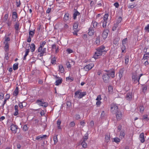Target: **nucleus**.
Listing matches in <instances>:
<instances>
[{"instance_id": "603ef678", "label": "nucleus", "mask_w": 149, "mask_h": 149, "mask_svg": "<svg viewBox=\"0 0 149 149\" xmlns=\"http://www.w3.org/2000/svg\"><path fill=\"white\" fill-rule=\"evenodd\" d=\"M120 136H121V137L124 138L125 136V133L123 131H121L120 134Z\"/></svg>"}, {"instance_id": "338daca9", "label": "nucleus", "mask_w": 149, "mask_h": 149, "mask_svg": "<svg viewBox=\"0 0 149 149\" xmlns=\"http://www.w3.org/2000/svg\"><path fill=\"white\" fill-rule=\"evenodd\" d=\"M75 119L76 120H77L80 119V116L79 114L76 115V116H75Z\"/></svg>"}, {"instance_id": "a878e982", "label": "nucleus", "mask_w": 149, "mask_h": 149, "mask_svg": "<svg viewBox=\"0 0 149 149\" xmlns=\"http://www.w3.org/2000/svg\"><path fill=\"white\" fill-rule=\"evenodd\" d=\"M126 99L128 100H130L131 99L132 95L130 93H127L125 96Z\"/></svg>"}, {"instance_id": "e2e57ef3", "label": "nucleus", "mask_w": 149, "mask_h": 149, "mask_svg": "<svg viewBox=\"0 0 149 149\" xmlns=\"http://www.w3.org/2000/svg\"><path fill=\"white\" fill-rule=\"evenodd\" d=\"M101 104V102L100 101H97L96 103V104L97 107H99Z\"/></svg>"}, {"instance_id": "c9c22d12", "label": "nucleus", "mask_w": 149, "mask_h": 149, "mask_svg": "<svg viewBox=\"0 0 149 149\" xmlns=\"http://www.w3.org/2000/svg\"><path fill=\"white\" fill-rule=\"evenodd\" d=\"M129 56H126L125 57V63L126 65L129 62Z\"/></svg>"}, {"instance_id": "4c0bfd02", "label": "nucleus", "mask_w": 149, "mask_h": 149, "mask_svg": "<svg viewBox=\"0 0 149 149\" xmlns=\"http://www.w3.org/2000/svg\"><path fill=\"white\" fill-rule=\"evenodd\" d=\"M5 45L4 47V49L6 52H7L8 51L9 46L8 43H5Z\"/></svg>"}, {"instance_id": "6e6552de", "label": "nucleus", "mask_w": 149, "mask_h": 149, "mask_svg": "<svg viewBox=\"0 0 149 149\" xmlns=\"http://www.w3.org/2000/svg\"><path fill=\"white\" fill-rule=\"evenodd\" d=\"M55 78L56 79H58L56 80L55 83V85L56 86H58L62 83V79L61 78L58 77L56 76H55Z\"/></svg>"}, {"instance_id": "864d4df0", "label": "nucleus", "mask_w": 149, "mask_h": 149, "mask_svg": "<svg viewBox=\"0 0 149 149\" xmlns=\"http://www.w3.org/2000/svg\"><path fill=\"white\" fill-rule=\"evenodd\" d=\"M127 40V38H126L124 39H123L122 41V45H124L126 44V43Z\"/></svg>"}, {"instance_id": "c85d7f7f", "label": "nucleus", "mask_w": 149, "mask_h": 149, "mask_svg": "<svg viewBox=\"0 0 149 149\" xmlns=\"http://www.w3.org/2000/svg\"><path fill=\"white\" fill-rule=\"evenodd\" d=\"M35 30L33 31H29V36L33 37L35 33Z\"/></svg>"}, {"instance_id": "7ed1b4c3", "label": "nucleus", "mask_w": 149, "mask_h": 149, "mask_svg": "<svg viewBox=\"0 0 149 149\" xmlns=\"http://www.w3.org/2000/svg\"><path fill=\"white\" fill-rule=\"evenodd\" d=\"M110 111L112 113L115 114L118 111V106L115 104H111L110 105Z\"/></svg>"}, {"instance_id": "423d86ee", "label": "nucleus", "mask_w": 149, "mask_h": 149, "mask_svg": "<svg viewBox=\"0 0 149 149\" xmlns=\"http://www.w3.org/2000/svg\"><path fill=\"white\" fill-rule=\"evenodd\" d=\"M102 78L104 82L105 83H107L109 81L110 77L107 73L103 74L102 76Z\"/></svg>"}, {"instance_id": "6ab92c4d", "label": "nucleus", "mask_w": 149, "mask_h": 149, "mask_svg": "<svg viewBox=\"0 0 149 149\" xmlns=\"http://www.w3.org/2000/svg\"><path fill=\"white\" fill-rule=\"evenodd\" d=\"M47 135H40L36 137V139L37 140H41L42 139H45L47 137Z\"/></svg>"}, {"instance_id": "20e7f679", "label": "nucleus", "mask_w": 149, "mask_h": 149, "mask_svg": "<svg viewBox=\"0 0 149 149\" xmlns=\"http://www.w3.org/2000/svg\"><path fill=\"white\" fill-rule=\"evenodd\" d=\"M132 79L133 83L136 84L138 83V84H139L140 78H138V75L136 72H134L132 73Z\"/></svg>"}, {"instance_id": "b1692460", "label": "nucleus", "mask_w": 149, "mask_h": 149, "mask_svg": "<svg viewBox=\"0 0 149 149\" xmlns=\"http://www.w3.org/2000/svg\"><path fill=\"white\" fill-rule=\"evenodd\" d=\"M58 67L60 72L61 73H63L64 71V69L63 66L62 65H59Z\"/></svg>"}, {"instance_id": "5fc2aeb1", "label": "nucleus", "mask_w": 149, "mask_h": 149, "mask_svg": "<svg viewBox=\"0 0 149 149\" xmlns=\"http://www.w3.org/2000/svg\"><path fill=\"white\" fill-rule=\"evenodd\" d=\"M20 4V0H17L16 1V5L17 7H18L19 6Z\"/></svg>"}, {"instance_id": "9d476101", "label": "nucleus", "mask_w": 149, "mask_h": 149, "mask_svg": "<svg viewBox=\"0 0 149 149\" xmlns=\"http://www.w3.org/2000/svg\"><path fill=\"white\" fill-rule=\"evenodd\" d=\"M93 66L94 65L93 63H91V64H89L86 66L84 67V68L85 71H87L91 69Z\"/></svg>"}, {"instance_id": "37998d69", "label": "nucleus", "mask_w": 149, "mask_h": 149, "mask_svg": "<svg viewBox=\"0 0 149 149\" xmlns=\"http://www.w3.org/2000/svg\"><path fill=\"white\" fill-rule=\"evenodd\" d=\"M139 109L141 113H143L144 110V108L143 106L141 105L139 107Z\"/></svg>"}, {"instance_id": "052dcab7", "label": "nucleus", "mask_w": 149, "mask_h": 149, "mask_svg": "<svg viewBox=\"0 0 149 149\" xmlns=\"http://www.w3.org/2000/svg\"><path fill=\"white\" fill-rule=\"evenodd\" d=\"M56 62V61L54 58H53L52 59L51 61V63L52 64H54Z\"/></svg>"}, {"instance_id": "a18cd8bd", "label": "nucleus", "mask_w": 149, "mask_h": 149, "mask_svg": "<svg viewBox=\"0 0 149 149\" xmlns=\"http://www.w3.org/2000/svg\"><path fill=\"white\" fill-rule=\"evenodd\" d=\"M24 103V102H20L19 104V107L21 108H22L24 107H25V105H24L23 104Z\"/></svg>"}, {"instance_id": "ddd939ff", "label": "nucleus", "mask_w": 149, "mask_h": 149, "mask_svg": "<svg viewBox=\"0 0 149 149\" xmlns=\"http://www.w3.org/2000/svg\"><path fill=\"white\" fill-rule=\"evenodd\" d=\"M108 32L109 31L107 29H105L104 30L102 34V36L103 39H104L107 38Z\"/></svg>"}, {"instance_id": "a19ab883", "label": "nucleus", "mask_w": 149, "mask_h": 149, "mask_svg": "<svg viewBox=\"0 0 149 149\" xmlns=\"http://www.w3.org/2000/svg\"><path fill=\"white\" fill-rule=\"evenodd\" d=\"M61 121L60 120H58L57 121V125L58 128V129H61V127H60V124H61Z\"/></svg>"}, {"instance_id": "de8ad7c7", "label": "nucleus", "mask_w": 149, "mask_h": 149, "mask_svg": "<svg viewBox=\"0 0 149 149\" xmlns=\"http://www.w3.org/2000/svg\"><path fill=\"white\" fill-rule=\"evenodd\" d=\"M122 17H119L116 23L117 24H118L122 21Z\"/></svg>"}, {"instance_id": "dca6fc26", "label": "nucleus", "mask_w": 149, "mask_h": 149, "mask_svg": "<svg viewBox=\"0 0 149 149\" xmlns=\"http://www.w3.org/2000/svg\"><path fill=\"white\" fill-rule=\"evenodd\" d=\"M88 31L89 32H88V34L90 36L93 35L94 33V31L93 27H90Z\"/></svg>"}, {"instance_id": "c03bdc74", "label": "nucleus", "mask_w": 149, "mask_h": 149, "mask_svg": "<svg viewBox=\"0 0 149 149\" xmlns=\"http://www.w3.org/2000/svg\"><path fill=\"white\" fill-rule=\"evenodd\" d=\"M144 29L147 32H149V24H148L145 26Z\"/></svg>"}, {"instance_id": "c756f323", "label": "nucleus", "mask_w": 149, "mask_h": 149, "mask_svg": "<svg viewBox=\"0 0 149 149\" xmlns=\"http://www.w3.org/2000/svg\"><path fill=\"white\" fill-rule=\"evenodd\" d=\"M67 109L68 110H70L71 106V103L70 101H67L66 103Z\"/></svg>"}, {"instance_id": "a211bd4d", "label": "nucleus", "mask_w": 149, "mask_h": 149, "mask_svg": "<svg viewBox=\"0 0 149 149\" xmlns=\"http://www.w3.org/2000/svg\"><path fill=\"white\" fill-rule=\"evenodd\" d=\"M26 46H28L29 47H30L31 52H33L34 51L35 49V45L34 43H32L31 46L29 44L27 45Z\"/></svg>"}, {"instance_id": "aec40b11", "label": "nucleus", "mask_w": 149, "mask_h": 149, "mask_svg": "<svg viewBox=\"0 0 149 149\" xmlns=\"http://www.w3.org/2000/svg\"><path fill=\"white\" fill-rule=\"evenodd\" d=\"M74 13L73 14V19H76V17L77 15H79L80 14V13L79 12L76 10V9L74 10Z\"/></svg>"}, {"instance_id": "f704fd0d", "label": "nucleus", "mask_w": 149, "mask_h": 149, "mask_svg": "<svg viewBox=\"0 0 149 149\" xmlns=\"http://www.w3.org/2000/svg\"><path fill=\"white\" fill-rule=\"evenodd\" d=\"M19 24L18 22H16V23L14 25L15 29L16 30L18 31L19 29Z\"/></svg>"}, {"instance_id": "8fccbe9b", "label": "nucleus", "mask_w": 149, "mask_h": 149, "mask_svg": "<svg viewBox=\"0 0 149 149\" xmlns=\"http://www.w3.org/2000/svg\"><path fill=\"white\" fill-rule=\"evenodd\" d=\"M147 89V86L146 85H145L143 86V91L144 93H145Z\"/></svg>"}, {"instance_id": "774afa93", "label": "nucleus", "mask_w": 149, "mask_h": 149, "mask_svg": "<svg viewBox=\"0 0 149 149\" xmlns=\"http://www.w3.org/2000/svg\"><path fill=\"white\" fill-rule=\"evenodd\" d=\"M48 106V103L46 102H44V104H43L42 107H47Z\"/></svg>"}, {"instance_id": "0eeeda50", "label": "nucleus", "mask_w": 149, "mask_h": 149, "mask_svg": "<svg viewBox=\"0 0 149 149\" xmlns=\"http://www.w3.org/2000/svg\"><path fill=\"white\" fill-rule=\"evenodd\" d=\"M105 71L107 73L108 75H110L112 78H114L115 77V72L113 70H106Z\"/></svg>"}, {"instance_id": "ea45409f", "label": "nucleus", "mask_w": 149, "mask_h": 149, "mask_svg": "<svg viewBox=\"0 0 149 149\" xmlns=\"http://www.w3.org/2000/svg\"><path fill=\"white\" fill-rule=\"evenodd\" d=\"M92 24L94 28H96L97 27V23L95 21H93L92 22Z\"/></svg>"}, {"instance_id": "f257e3e1", "label": "nucleus", "mask_w": 149, "mask_h": 149, "mask_svg": "<svg viewBox=\"0 0 149 149\" xmlns=\"http://www.w3.org/2000/svg\"><path fill=\"white\" fill-rule=\"evenodd\" d=\"M105 47L104 46H101L98 48L97 49V51L95 52V54L93 55L94 58L96 59H97L99 56L105 54L106 52V51L104 50Z\"/></svg>"}, {"instance_id": "5701e85b", "label": "nucleus", "mask_w": 149, "mask_h": 149, "mask_svg": "<svg viewBox=\"0 0 149 149\" xmlns=\"http://www.w3.org/2000/svg\"><path fill=\"white\" fill-rule=\"evenodd\" d=\"M64 20L65 21H66L69 19V14L68 13H66L64 17Z\"/></svg>"}, {"instance_id": "473e14b6", "label": "nucleus", "mask_w": 149, "mask_h": 149, "mask_svg": "<svg viewBox=\"0 0 149 149\" xmlns=\"http://www.w3.org/2000/svg\"><path fill=\"white\" fill-rule=\"evenodd\" d=\"M81 145L84 148H86L87 146V144L85 141H83L81 143Z\"/></svg>"}, {"instance_id": "2f4dec72", "label": "nucleus", "mask_w": 149, "mask_h": 149, "mask_svg": "<svg viewBox=\"0 0 149 149\" xmlns=\"http://www.w3.org/2000/svg\"><path fill=\"white\" fill-rule=\"evenodd\" d=\"M110 135H106L105 137V141L108 142L110 139Z\"/></svg>"}, {"instance_id": "412c9836", "label": "nucleus", "mask_w": 149, "mask_h": 149, "mask_svg": "<svg viewBox=\"0 0 149 149\" xmlns=\"http://www.w3.org/2000/svg\"><path fill=\"white\" fill-rule=\"evenodd\" d=\"M17 13L16 12H13V13L12 17L14 21H16L17 18Z\"/></svg>"}, {"instance_id": "6e6d98bb", "label": "nucleus", "mask_w": 149, "mask_h": 149, "mask_svg": "<svg viewBox=\"0 0 149 149\" xmlns=\"http://www.w3.org/2000/svg\"><path fill=\"white\" fill-rule=\"evenodd\" d=\"M75 124L74 121L71 122L70 124L69 125L70 127H73L75 125Z\"/></svg>"}, {"instance_id": "79ce46f5", "label": "nucleus", "mask_w": 149, "mask_h": 149, "mask_svg": "<svg viewBox=\"0 0 149 149\" xmlns=\"http://www.w3.org/2000/svg\"><path fill=\"white\" fill-rule=\"evenodd\" d=\"M118 26V24H116L114 25L113 27L112 28V30L113 31H114L116 30V28Z\"/></svg>"}, {"instance_id": "39448f33", "label": "nucleus", "mask_w": 149, "mask_h": 149, "mask_svg": "<svg viewBox=\"0 0 149 149\" xmlns=\"http://www.w3.org/2000/svg\"><path fill=\"white\" fill-rule=\"evenodd\" d=\"M78 24L77 22L74 23L73 26V29L74 31L72 32L74 35H77V33L79 32V30L78 29Z\"/></svg>"}, {"instance_id": "72a5a7b5", "label": "nucleus", "mask_w": 149, "mask_h": 149, "mask_svg": "<svg viewBox=\"0 0 149 149\" xmlns=\"http://www.w3.org/2000/svg\"><path fill=\"white\" fill-rule=\"evenodd\" d=\"M18 93V87H17L15 89L14 91L13 92L14 95L15 96H17Z\"/></svg>"}, {"instance_id": "393cba45", "label": "nucleus", "mask_w": 149, "mask_h": 149, "mask_svg": "<svg viewBox=\"0 0 149 149\" xmlns=\"http://www.w3.org/2000/svg\"><path fill=\"white\" fill-rule=\"evenodd\" d=\"M100 36L97 37L96 38L95 41L96 44L97 45H98L100 44Z\"/></svg>"}, {"instance_id": "bf43d9fd", "label": "nucleus", "mask_w": 149, "mask_h": 149, "mask_svg": "<svg viewBox=\"0 0 149 149\" xmlns=\"http://www.w3.org/2000/svg\"><path fill=\"white\" fill-rule=\"evenodd\" d=\"M27 126L26 125H24L23 127V130L24 131H26L27 130Z\"/></svg>"}, {"instance_id": "3c124183", "label": "nucleus", "mask_w": 149, "mask_h": 149, "mask_svg": "<svg viewBox=\"0 0 149 149\" xmlns=\"http://www.w3.org/2000/svg\"><path fill=\"white\" fill-rule=\"evenodd\" d=\"M88 134H87L86 135V134L85 136H84L83 139V141H86L88 139Z\"/></svg>"}, {"instance_id": "e433bc0d", "label": "nucleus", "mask_w": 149, "mask_h": 149, "mask_svg": "<svg viewBox=\"0 0 149 149\" xmlns=\"http://www.w3.org/2000/svg\"><path fill=\"white\" fill-rule=\"evenodd\" d=\"M109 15L108 14H105L104 16V22H107V20L108 19Z\"/></svg>"}, {"instance_id": "4d7b16f0", "label": "nucleus", "mask_w": 149, "mask_h": 149, "mask_svg": "<svg viewBox=\"0 0 149 149\" xmlns=\"http://www.w3.org/2000/svg\"><path fill=\"white\" fill-rule=\"evenodd\" d=\"M125 47L124 45H123V46L121 47V50L122 52H125L124 51L125 49Z\"/></svg>"}, {"instance_id": "13d9d810", "label": "nucleus", "mask_w": 149, "mask_h": 149, "mask_svg": "<svg viewBox=\"0 0 149 149\" xmlns=\"http://www.w3.org/2000/svg\"><path fill=\"white\" fill-rule=\"evenodd\" d=\"M102 100L101 96L100 95H99L97 97L96 100L97 101H100Z\"/></svg>"}, {"instance_id": "4be33fe9", "label": "nucleus", "mask_w": 149, "mask_h": 149, "mask_svg": "<svg viewBox=\"0 0 149 149\" xmlns=\"http://www.w3.org/2000/svg\"><path fill=\"white\" fill-rule=\"evenodd\" d=\"M58 135L57 134H55L53 137V140L54 142V144H56L58 142V139H57Z\"/></svg>"}, {"instance_id": "2eb2a0df", "label": "nucleus", "mask_w": 149, "mask_h": 149, "mask_svg": "<svg viewBox=\"0 0 149 149\" xmlns=\"http://www.w3.org/2000/svg\"><path fill=\"white\" fill-rule=\"evenodd\" d=\"M139 139L140 141L142 143H143L145 141L144 138V134L143 133H141L139 135Z\"/></svg>"}, {"instance_id": "f03ea898", "label": "nucleus", "mask_w": 149, "mask_h": 149, "mask_svg": "<svg viewBox=\"0 0 149 149\" xmlns=\"http://www.w3.org/2000/svg\"><path fill=\"white\" fill-rule=\"evenodd\" d=\"M86 92H82L81 90L79 89L75 92L74 97L75 98L77 97L78 98L81 99L86 95Z\"/></svg>"}, {"instance_id": "7c9ffc66", "label": "nucleus", "mask_w": 149, "mask_h": 149, "mask_svg": "<svg viewBox=\"0 0 149 149\" xmlns=\"http://www.w3.org/2000/svg\"><path fill=\"white\" fill-rule=\"evenodd\" d=\"M36 102L40 106H42V105L43 104H44V102H43L41 100H36Z\"/></svg>"}, {"instance_id": "0e129e2a", "label": "nucleus", "mask_w": 149, "mask_h": 149, "mask_svg": "<svg viewBox=\"0 0 149 149\" xmlns=\"http://www.w3.org/2000/svg\"><path fill=\"white\" fill-rule=\"evenodd\" d=\"M17 138L19 139L20 140H21L22 139V135L20 134H18L17 136Z\"/></svg>"}, {"instance_id": "680f3d73", "label": "nucleus", "mask_w": 149, "mask_h": 149, "mask_svg": "<svg viewBox=\"0 0 149 149\" xmlns=\"http://www.w3.org/2000/svg\"><path fill=\"white\" fill-rule=\"evenodd\" d=\"M25 51L26 52L25 55L27 56L29 52V49H26Z\"/></svg>"}, {"instance_id": "09e8293b", "label": "nucleus", "mask_w": 149, "mask_h": 149, "mask_svg": "<svg viewBox=\"0 0 149 149\" xmlns=\"http://www.w3.org/2000/svg\"><path fill=\"white\" fill-rule=\"evenodd\" d=\"M108 89L109 92H112L113 91V88L112 86H109L108 87Z\"/></svg>"}, {"instance_id": "69168bd1", "label": "nucleus", "mask_w": 149, "mask_h": 149, "mask_svg": "<svg viewBox=\"0 0 149 149\" xmlns=\"http://www.w3.org/2000/svg\"><path fill=\"white\" fill-rule=\"evenodd\" d=\"M143 120H148L147 118V115H145L143 116Z\"/></svg>"}, {"instance_id": "bb28decb", "label": "nucleus", "mask_w": 149, "mask_h": 149, "mask_svg": "<svg viewBox=\"0 0 149 149\" xmlns=\"http://www.w3.org/2000/svg\"><path fill=\"white\" fill-rule=\"evenodd\" d=\"M148 58H149V52H147L144 54L143 56V59H147Z\"/></svg>"}, {"instance_id": "9b49d317", "label": "nucleus", "mask_w": 149, "mask_h": 149, "mask_svg": "<svg viewBox=\"0 0 149 149\" xmlns=\"http://www.w3.org/2000/svg\"><path fill=\"white\" fill-rule=\"evenodd\" d=\"M17 127L13 124L11 125L10 126V130L13 132V133H15L17 132Z\"/></svg>"}, {"instance_id": "f3484780", "label": "nucleus", "mask_w": 149, "mask_h": 149, "mask_svg": "<svg viewBox=\"0 0 149 149\" xmlns=\"http://www.w3.org/2000/svg\"><path fill=\"white\" fill-rule=\"evenodd\" d=\"M39 52H40V53L39 54L40 56H42L44 53L46 52V48H42V50L40 51H38Z\"/></svg>"}, {"instance_id": "58836bf2", "label": "nucleus", "mask_w": 149, "mask_h": 149, "mask_svg": "<svg viewBox=\"0 0 149 149\" xmlns=\"http://www.w3.org/2000/svg\"><path fill=\"white\" fill-rule=\"evenodd\" d=\"M5 40L4 41V43H8V42L10 40V38L9 37H5Z\"/></svg>"}, {"instance_id": "4468645a", "label": "nucleus", "mask_w": 149, "mask_h": 149, "mask_svg": "<svg viewBox=\"0 0 149 149\" xmlns=\"http://www.w3.org/2000/svg\"><path fill=\"white\" fill-rule=\"evenodd\" d=\"M125 70V69L124 68H123L120 69L119 74V76L120 79L122 77Z\"/></svg>"}, {"instance_id": "1a4fd4ad", "label": "nucleus", "mask_w": 149, "mask_h": 149, "mask_svg": "<svg viewBox=\"0 0 149 149\" xmlns=\"http://www.w3.org/2000/svg\"><path fill=\"white\" fill-rule=\"evenodd\" d=\"M115 114H116V117L117 120H119L121 119L122 115L121 111H118L116 112Z\"/></svg>"}, {"instance_id": "49530a36", "label": "nucleus", "mask_w": 149, "mask_h": 149, "mask_svg": "<svg viewBox=\"0 0 149 149\" xmlns=\"http://www.w3.org/2000/svg\"><path fill=\"white\" fill-rule=\"evenodd\" d=\"M114 141L116 143H118L120 142V139L118 137H116L113 139Z\"/></svg>"}, {"instance_id": "cd10ccee", "label": "nucleus", "mask_w": 149, "mask_h": 149, "mask_svg": "<svg viewBox=\"0 0 149 149\" xmlns=\"http://www.w3.org/2000/svg\"><path fill=\"white\" fill-rule=\"evenodd\" d=\"M18 63H17L14 64L13 66V69L14 70H15L18 68Z\"/></svg>"}, {"instance_id": "f8f14e48", "label": "nucleus", "mask_w": 149, "mask_h": 149, "mask_svg": "<svg viewBox=\"0 0 149 149\" xmlns=\"http://www.w3.org/2000/svg\"><path fill=\"white\" fill-rule=\"evenodd\" d=\"M46 43V42L45 41H42L40 42V46L38 49V51H40L42 50V48H43L45 45Z\"/></svg>"}]
</instances>
